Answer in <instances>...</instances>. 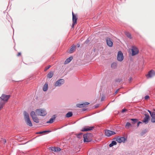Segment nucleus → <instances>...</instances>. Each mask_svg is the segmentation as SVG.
Masks as SVG:
<instances>
[{
    "instance_id": "44",
    "label": "nucleus",
    "mask_w": 155,
    "mask_h": 155,
    "mask_svg": "<svg viewBox=\"0 0 155 155\" xmlns=\"http://www.w3.org/2000/svg\"><path fill=\"white\" fill-rule=\"evenodd\" d=\"M76 23H73H73L72 24V28H74V25L76 24Z\"/></svg>"
},
{
    "instance_id": "16",
    "label": "nucleus",
    "mask_w": 155,
    "mask_h": 155,
    "mask_svg": "<svg viewBox=\"0 0 155 155\" xmlns=\"http://www.w3.org/2000/svg\"><path fill=\"white\" fill-rule=\"evenodd\" d=\"M84 134L83 135L84 141L85 142H90L91 139V138L88 137V136H87V138H85L84 137Z\"/></svg>"
},
{
    "instance_id": "2",
    "label": "nucleus",
    "mask_w": 155,
    "mask_h": 155,
    "mask_svg": "<svg viewBox=\"0 0 155 155\" xmlns=\"http://www.w3.org/2000/svg\"><path fill=\"white\" fill-rule=\"evenodd\" d=\"M10 95H6L5 94H2L1 96L0 97V99L4 103H5V102L8 101V99L10 98Z\"/></svg>"
},
{
    "instance_id": "10",
    "label": "nucleus",
    "mask_w": 155,
    "mask_h": 155,
    "mask_svg": "<svg viewBox=\"0 0 155 155\" xmlns=\"http://www.w3.org/2000/svg\"><path fill=\"white\" fill-rule=\"evenodd\" d=\"M107 45L110 47H112L113 46V43L111 38H106Z\"/></svg>"
},
{
    "instance_id": "20",
    "label": "nucleus",
    "mask_w": 155,
    "mask_h": 155,
    "mask_svg": "<svg viewBox=\"0 0 155 155\" xmlns=\"http://www.w3.org/2000/svg\"><path fill=\"white\" fill-rule=\"evenodd\" d=\"M54 73L53 72H49L47 74V77L49 78H51L53 76Z\"/></svg>"
},
{
    "instance_id": "32",
    "label": "nucleus",
    "mask_w": 155,
    "mask_h": 155,
    "mask_svg": "<svg viewBox=\"0 0 155 155\" xmlns=\"http://www.w3.org/2000/svg\"><path fill=\"white\" fill-rule=\"evenodd\" d=\"M83 133H81L79 134H76L77 137L79 138H81L82 137Z\"/></svg>"
},
{
    "instance_id": "41",
    "label": "nucleus",
    "mask_w": 155,
    "mask_h": 155,
    "mask_svg": "<svg viewBox=\"0 0 155 155\" xmlns=\"http://www.w3.org/2000/svg\"><path fill=\"white\" fill-rule=\"evenodd\" d=\"M127 110L126 109L124 108L122 110V112L124 113V112L126 111Z\"/></svg>"
},
{
    "instance_id": "4",
    "label": "nucleus",
    "mask_w": 155,
    "mask_h": 155,
    "mask_svg": "<svg viewBox=\"0 0 155 155\" xmlns=\"http://www.w3.org/2000/svg\"><path fill=\"white\" fill-rule=\"evenodd\" d=\"M116 133L114 131L108 130H105V135L107 137H110L112 135H114Z\"/></svg>"
},
{
    "instance_id": "45",
    "label": "nucleus",
    "mask_w": 155,
    "mask_h": 155,
    "mask_svg": "<svg viewBox=\"0 0 155 155\" xmlns=\"http://www.w3.org/2000/svg\"><path fill=\"white\" fill-rule=\"evenodd\" d=\"M119 91V89H117V90L115 92V94H117L118 92Z\"/></svg>"
},
{
    "instance_id": "26",
    "label": "nucleus",
    "mask_w": 155,
    "mask_h": 155,
    "mask_svg": "<svg viewBox=\"0 0 155 155\" xmlns=\"http://www.w3.org/2000/svg\"><path fill=\"white\" fill-rule=\"evenodd\" d=\"M117 66V63L116 62H113L111 64V67L113 69H115Z\"/></svg>"
},
{
    "instance_id": "3",
    "label": "nucleus",
    "mask_w": 155,
    "mask_h": 155,
    "mask_svg": "<svg viewBox=\"0 0 155 155\" xmlns=\"http://www.w3.org/2000/svg\"><path fill=\"white\" fill-rule=\"evenodd\" d=\"M131 51L132 55V56H134L138 53L139 50L135 46H132Z\"/></svg>"
},
{
    "instance_id": "19",
    "label": "nucleus",
    "mask_w": 155,
    "mask_h": 155,
    "mask_svg": "<svg viewBox=\"0 0 155 155\" xmlns=\"http://www.w3.org/2000/svg\"><path fill=\"white\" fill-rule=\"evenodd\" d=\"M24 115L25 120L28 119L30 118L28 114L26 111H24Z\"/></svg>"
},
{
    "instance_id": "6",
    "label": "nucleus",
    "mask_w": 155,
    "mask_h": 155,
    "mask_svg": "<svg viewBox=\"0 0 155 155\" xmlns=\"http://www.w3.org/2000/svg\"><path fill=\"white\" fill-rule=\"evenodd\" d=\"M117 60L119 61H121L124 59L123 54L121 51H119L118 52L117 57Z\"/></svg>"
},
{
    "instance_id": "9",
    "label": "nucleus",
    "mask_w": 155,
    "mask_h": 155,
    "mask_svg": "<svg viewBox=\"0 0 155 155\" xmlns=\"http://www.w3.org/2000/svg\"><path fill=\"white\" fill-rule=\"evenodd\" d=\"M126 140L127 139L123 137H117L116 140V141L119 143H124Z\"/></svg>"
},
{
    "instance_id": "15",
    "label": "nucleus",
    "mask_w": 155,
    "mask_h": 155,
    "mask_svg": "<svg viewBox=\"0 0 155 155\" xmlns=\"http://www.w3.org/2000/svg\"><path fill=\"white\" fill-rule=\"evenodd\" d=\"M72 21L73 23H77V18L76 16L74 14L73 12H72Z\"/></svg>"
},
{
    "instance_id": "30",
    "label": "nucleus",
    "mask_w": 155,
    "mask_h": 155,
    "mask_svg": "<svg viewBox=\"0 0 155 155\" xmlns=\"http://www.w3.org/2000/svg\"><path fill=\"white\" fill-rule=\"evenodd\" d=\"M132 125L129 122H127L125 125V127L126 129H128Z\"/></svg>"
},
{
    "instance_id": "21",
    "label": "nucleus",
    "mask_w": 155,
    "mask_h": 155,
    "mask_svg": "<svg viewBox=\"0 0 155 155\" xmlns=\"http://www.w3.org/2000/svg\"><path fill=\"white\" fill-rule=\"evenodd\" d=\"M48 84L47 83H45L43 87V91H46L48 90Z\"/></svg>"
},
{
    "instance_id": "25",
    "label": "nucleus",
    "mask_w": 155,
    "mask_h": 155,
    "mask_svg": "<svg viewBox=\"0 0 155 155\" xmlns=\"http://www.w3.org/2000/svg\"><path fill=\"white\" fill-rule=\"evenodd\" d=\"M117 144V142L115 141H113L111 142V143H110L109 145V146L110 147H112L114 145H115Z\"/></svg>"
},
{
    "instance_id": "27",
    "label": "nucleus",
    "mask_w": 155,
    "mask_h": 155,
    "mask_svg": "<svg viewBox=\"0 0 155 155\" xmlns=\"http://www.w3.org/2000/svg\"><path fill=\"white\" fill-rule=\"evenodd\" d=\"M32 119L36 123H38L39 122V119L38 118L37 116L33 118Z\"/></svg>"
},
{
    "instance_id": "36",
    "label": "nucleus",
    "mask_w": 155,
    "mask_h": 155,
    "mask_svg": "<svg viewBox=\"0 0 155 155\" xmlns=\"http://www.w3.org/2000/svg\"><path fill=\"white\" fill-rule=\"evenodd\" d=\"M61 150V148L59 147H55L54 151H59Z\"/></svg>"
},
{
    "instance_id": "13",
    "label": "nucleus",
    "mask_w": 155,
    "mask_h": 155,
    "mask_svg": "<svg viewBox=\"0 0 155 155\" xmlns=\"http://www.w3.org/2000/svg\"><path fill=\"white\" fill-rule=\"evenodd\" d=\"M76 49V46L74 45H73L71 47L69 52L71 53H73L75 50Z\"/></svg>"
},
{
    "instance_id": "1",
    "label": "nucleus",
    "mask_w": 155,
    "mask_h": 155,
    "mask_svg": "<svg viewBox=\"0 0 155 155\" xmlns=\"http://www.w3.org/2000/svg\"><path fill=\"white\" fill-rule=\"evenodd\" d=\"M36 112L37 115L41 116H44L47 114L46 110L44 109H37L36 110Z\"/></svg>"
},
{
    "instance_id": "29",
    "label": "nucleus",
    "mask_w": 155,
    "mask_h": 155,
    "mask_svg": "<svg viewBox=\"0 0 155 155\" xmlns=\"http://www.w3.org/2000/svg\"><path fill=\"white\" fill-rule=\"evenodd\" d=\"M5 103L2 101H0V111L2 109Z\"/></svg>"
},
{
    "instance_id": "48",
    "label": "nucleus",
    "mask_w": 155,
    "mask_h": 155,
    "mask_svg": "<svg viewBox=\"0 0 155 155\" xmlns=\"http://www.w3.org/2000/svg\"><path fill=\"white\" fill-rule=\"evenodd\" d=\"M132 78L131 77H130V78H129V81H131V80H132Z\"/></svg>"
},
{
    "instance_id": "51",
    "label": "nucleus",
    "mask_w": 155,
    "mask_h": 155,
    "mask_svg": "<svg viewBox=\"0 0 155 155\" xmlns=\"http://www.w3.org/2000/svg\"><path fill=\"white\" fill-rule=\"evenodd\" d=\"M77 46H78V47H79V46H80V45L79 44H78L77 45Z\"/></svg>"
},
{
    "instance_id": "18",
    "label": "nucleus",
    "mask_w": 155,
    "mask_h": 155,
    "mask_svg": "<svg viewBox=\"0 0 155 155\" xmlns=\"http://www.w3.org/2000/svg\"><path fill=\"white\" fill-rule=\"evenodd\" d=\"M73 58L72 56H71L67 58L65 61L64 64H65L69 63L73 59Z\"/></svg>"
},
{
    "instance_id": "12",
    "label": "nucleus",
    "mask_w": 155,
    "mask_h": 155,
    "mask_svg": "<svg viewBox=\"0 0 155 155\" xmlns=\"http://www.w3.org/2000/svg\"><path fill=\"white\" fill-rule=\"evenodd\" d=\"M89 104V103L87 102H86L83 104H78L76 105V106L78 107L82 108L85 107L86 105Z\"/></svg>"
},
{
    "instance_id": "46",
    "label": "nucleus",
    "mask_w": 155,
    "mask_h": 155,
    "mask_svg": "<svg viewBox=\"0 0 155 155\" xmlns=\"http://www.w3.org/2000/svg\"><path fill=\"white\" fill-rule=\"evenodd\" d=\"M89 41V40H88V39L86 41H85V42L86 43H87Z\"/></svg>"
},
{
    "instance_id": "23",
    "label": "nucleus",
    "mask_w": 155,
    "mask_h": 155,
    "mask_svg": "<svg viewBox=\"0 0 155 155\" xmlns=\"http://www.w3.org/2000/svg\"><path fill=\"white\" fill-rule=\"evenodd\" d=\"M130 120L132 121V124H134L136 123H137L138 121V120L136 118H132L130 119Z\"/></svg>"
},
{
    "instance_id": "14",
    "label": "nucleus",
    "mask_w": 155,
    "mask_h": 155,
    "mask_svg": "<svg viewBox=\"0 0 155 155\" xmlns=\"http://www.w3.org/2000/svg\"><path fill=\"white\" fill-rule=\"evenodd\" d=\"M25 120L26 122V124L28 125L29 126L31 127L32 126V124L31 122V121L30 118L28 119L27 120Z\"/></svg>"
},
{
    "instance_id": "37",
    "label": "nucleus",
    "mask_w": 155,
    "mask_h": 155,
    "mask_svg": "<svg viewBox=\"0 0 155 155\" xmlns=\"http://www.w3.org/2000/svg\"><path fill=\"white\" fill-rule=\"evenodd\" d=\"M122 81V80L121 79H120V78H118V79H116L115 80L116 82H119V83L120 82Z\"/></svg>"
},
{
    "instance_id": "17",
    "label": "nucleus",
    "mask_w": 155,
    "mask_h": 155,
    "mask_svg": "<svg viewBox=\"0 0 155 155\" xmlns=\"http://www.w3.org/2000/svg\"><path fill=\"white\" fill-rule=\"evenodd\" d=\"M56 118L55 115H54L52 116V117L50 119L49 121L47 122V123H52L53 121Z\"/></svg>"
},
{
    "instance_id": "35",
    "label": "nucleus",
    "mask_w": 155,
    "mask_h": 155,
    "mask_svg": "<svg viewBox=\"0 0 155 155\" xmlns=\"http://www.w3.org/2000/svg\"><path fill=\"white\" fill-rule=\"evenodd\" d=\"M150 115L151 117H152V118H153L155 116V112H150Z\"/></svg>"
},
{
    "instance_id": "5",
    "label": "nucleus",
    "mask_w": 155,
    "mask_h": 155,
    "mask_svg": "<svg viewBox=\"0 0 155 155\" xmlns=\"http://www.w3.org/2000/svg\"><path fill=\"white\" fill-rule=\"evenodd\" d=\"M64 80L63 79H60L57 81L55 83V87H60L64 83Z\"/></svg>"
},
{
    "instance_id": "33",
    "label": "nucleus",
    "mask_w": 155,
    "mask_h": 155,
    "mask_svg": "<svg viewBox=\"0 0 155 155\" xmlns=\"http://www.w3.org/2000/svg\"><path fill=\"white\" fill-rule=\"evenodd\" d=\"M147 132V130L146 129H145L143 130L141 133V136H143Z\"/></svg>"
},
{
    "instance_id": "43",
    "label": "nucleus",
    "mask_w": 155,
    "mask_h": 155,
    "mask_svg": "<svg viewBox=\"0 0 155 155\" xmlns=\"http://www.w3.org/2000/svg\"><path fill=\"white\" fill-rule=\"evenodd\" d=\"M141 123H142V122H140V121H139L137 123V127H138L140 124H141Z\"/></svg>"
},
{
    "instance_id": "24",
    "label": "nucleus",
    "mask_w": 155,
    "mask_h": 155,
    "mask_svg": "<svg viewBox=\"0 0 155 155\" xmlns=\"http://www.w3.org/2000/svg\"><path fill=\"white\" fill-rule=\"evenodd\" d=\"M87 136H88V137L90 138L93 136V135L91 133H88L87 134H84L85 138H86Z\"/></svg>"
},
{
    "instance_id": "47",
    "label": "nucleus",
    "mask_w": 155,
    "mask_h": 155,
    "mask_svg": "<svg viewBox=\"0 0 155 155\" xmlns=\"http://www.w3.org/2000/svg\"><path fill=\"white\" fill-rule=\"evenodd\" d=\"M21 53L19 52V53H18V55H17V56H19L20 55H21Z\"/></svg>"
},
{
    "instance_id": "7",
    "label": "nucleus",
    "mask_w": 155,
    "mask_h": 155,
    "mask_svg": "<svg viewBox=\"0 0 155 155\" xmlns=\"http://www.w3.org/2000/svg\"><path fill=\"white\" fill-rule=\"evenodd\" d=\"M155 75V72L153 70H151L148 72V74L146 75V76L147 78H149L152 77Z\"/></svg>"
},
{
    "instance_id": "34",
    "label": "nucleus",
    "mask_w": 155,
    "mask_h": 155,
    "mask_svg": "<svg viewBox=\"0 0 155 155\" xmlns=\"http://www.w3.org/2000/svg\"><path fill=\"white\" fill-rule=\"evenodd\" d=\"M51 132V131H49V130H45V131H41L40 132H37V133H36V134H42L43 133H46L47 132Z\"/></svg>"
},
{
    "instance_id": "38",
    "label": "nucleus",
    "mask_w": 155,
    "mask_h": 155,
    "mask_svg": "<svg viewBox=\"0 0 155 155\" xmlns=\"http://www.w3.org/2000/svg\"><path fill=\"white\" fill-rule=\"evenodd\" d=\"M50 148L52 150L54 151L55 150V147H50Z\"/></svg>"
},
{
    "instance_id": "42",
    "label": "nucleus",
    "mask_w": 155,
    "mask_h": 155,
    "mask_svg": "<svg viewBox=\"0 0 155 155\" xmlns=\"http://www.w3.org/2000/svg\"><path fill=\"white\" fill-rule=\"evenodd\" d=\"M149 98V96L148 95H146L145 97V99L146 100L147 99Z\"/></svg>"
},
{
    "instance_id": "39",
    "label": "nucleus",
    "mask_w": 155,
    "mask_h": 155,
    "mask_svg": "<svg viewBox=\"0 0 155 155\" xmlns=\"http://www.w3.org/2000/svg\"><path fill=\"white\" fill-rule=\"evenodd\" d=\"M151 121L152 122H155V116L153 118H152L151 119Z\"/></svg>"
},
{
    "instance_id": "50",
    "label": "nucleus",
    "mask_w": 155,
    "mask_h": 155,
    "mask_svg": "<svg viewBox=\"0 0 155 155\" xmlns=\"http://www.w3.org/2000/svg\"><path fill=\"white\" fill-rule=\"evenodd\" d=\"M86 110V109H85V108H83V110H84V111L85 110Z\"/></svg>"
},
{
    "instance_id": "53",
    "label": "nucleus",
    "mask_w": 155,
    "mask_h": 155,
    "mask_svg": "<svg viewBox=\"0 0 155 155\" xmlns=\"http://www.w3.org/2000/svg\"><path fill=\"white\" fill-rule=\"evenodd\" d=\"M6 142V140H5V142Z\"/></svg>"
},
{
    "instance_id": "22",
    "label": "nucleus",
    "mask_w": 155,
    "mask_h": 155,
    "mask_svg": "<svg viewBox=\"0 0 155 155\" xmlns=\"http://www.w3.org/2000/svg\"><path fill=\"white\" fill-rule=\"evenodd\" d=\"M30 115L31 116L32 118L33 117H35L37 116L36 114H35V112L33 111H32L31 112Z\"/></svg>"
},
{
    "instance_id": "52",
    "label": "nucleus",
    "mask_w": 155,
    "mask_h": 155,
    "mask_svg": "<svg viewBox=\"0 0 155 155\" xmlns=\"http://www.w3.org/2000/svg\"><path fill=\"white\" fill-rule=\"evenodd\" d=\"M103 98H101V101H103Z\"/></svg>"
},
{
    "instance_id": "8",
    "label": "nucleus",
    "mask_w": 155,
    "mask_h": 155,
    "mask_svg": "<svg viewBox=\"0 0 155 155\" xmlns=\"http://www.w3.org/2000/svg\"><path fill=\"white\" fill-rule=\"evenodd\" d=\"M144 115L145 117L142 120V121L145 124H147L148 122L150 117L149 115L147 114H145Z\"/></svg>"
},
{
    "instance_id": "40",
    "label": "nucleus",
    "mask_w": 155,
    "mask_h": 155,
    "mask_svg": "<svg viewBox=\"0 0 155 155\" xmlns=\"http://www.w3.org/2000/svg\"><path fill=\"white\" fill-rule=\"evenodd\" d=\"M51 67V65H49L47 67L45 68V71H46L48 69L50 68Z\"/></svg>"
},
{
    "instance_id": "28",
    "label": "nucleus",
    "mask_w": 155,
    "mask_h": 155,
    "mask_svg": "<svg viewBox=\"0 0 155 155\" xmlns=\"http://www.w3.org/2000/svg\"><path fill=\"white\" fill-rule=\"evenodd\" d=\"M73 115L72 112H68L66 115V117H71Z\"/></svg>"
},
{
    "instance_id": "49",
    "label": "nucleus",
    "mask_w": 155,
    "mask_h": 155,
    "mask_svg": "<svg viewBox=\"0 0 155 155\" xmlns=\"http://www.w3.org/2000/svg\"><path fill=\"white\" fill-rule=\"evenodd\" d=\"M148 112H149V113H150V112H152L151 111H150L149 110H148Z\"/></svg>"
},
{
    "instance_id": "11",
    "label": "nucleus",
    "mask_w": 155,
    "mask_h": 155,
    "mask_svg": "<svg viewBox=\"0 0 155 155\" xmlns=\"http://www.w3.org/2000/svg\"><path fill=\"white\" fill-rule=\"evenodd\" d=\"M94 128V127L86 126L81 130L82 131H87L92 130Z\"/></svg>"
},
{
    "instance_id": "31",
    "label": "nucleus",
    "mask_w": 155,
    "mask_h": 155,
    "mask_svg": "<svg viewBox=\"0 0 155 155\" xmlns=\"http://www.w3.org/2000/svg\"><path fill=\"white\" fill-rule=\"evenodd\" d=\"M125 35H126V36L129 38L130 39L132 38V37H131V34L129 32H126Z\"/></svg>"
}]
</instances>
